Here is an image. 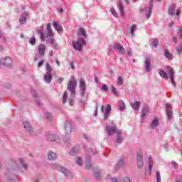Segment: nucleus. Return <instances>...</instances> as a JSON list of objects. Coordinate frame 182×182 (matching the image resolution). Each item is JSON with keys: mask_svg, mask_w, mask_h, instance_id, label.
<instances>
[{"mask_svg": "<svg viewBox=\"0 0 182 182\" xmlns=\"http://www.w3.org/2000/svg\"><path fill=\"white\" fill-rule=\"evenodd\" d=\"M76 86H77V82L75 79V77L72 76L67 86V89L70 90L72 97L76 96Z\"/></svg>", "mask_w": 182, "mask_h": 182, "instance_id": "f257e3e1", "label": "nucleus"}, {"mask_svg": "<svg viewBox=\"0 0 182 182\" xmlns=\"http://www.w3.org/2000/svg\"><path fill=\"white\" fill-rule=\"evenodd\" d=\"M106 130L108 133V136H112L115 133H117V134H118L119 136H122V130L117 129V127L113 122H112V125L107 124Z\"/></svg>", "mask_w": 182, "mask_h": 182, "instance_id": "f03ea898", "label": "nucleus"}, {"mask_svg": "<svg viewBox=\"0 0 182 182\" xmlns=\"http://www.w3.org/2000/svg\"><path fill=\"white\" fill-rule=\"evenodd\" d=\"M53 69L52 68V65L49 64V63H46V74L44 75V80L46 83H50L52 81V71Z\"/></svg>", "mask_w": 182, "mask_h": 182, "instance_id": "7ed1b4c3", "label": "nucleus"}, {"mask_svg": "<svg viewBox=\"0 0 182 182\" xmlns=\"http://www.w3.org/2000/svg\"><path fill=\"white\" fill-rule=\"evenodd\" d=\"M83 45H85V39L79 38L77 42H73V46L75 50H82L83 49Z\"/></svg>", "mask_w": 182, "mask_h": 182, "instance_id": "20e7f679", "label": "nucleus"}, {"mask_svg": "<svg viewBox=\"0 0 182 182\" xmlns=\"http://www.w3.org/2000/svg\"><path fill=\"white\" fill-rule=\"evenodd\" d=\"M166 72L170 76L172 85L176 87V82H174V70L170 66L166 67Z\"/></svg>", "mask_w": 182, "mask_h": 182, "instance_id": "39448f33", "label": "nucleus"}, {"mask_svg": "<svg viewBox=\"0 0 182 182\" xmlns=\"http://www.w3.org/2000/svg\"><path fill=\"white\" fill-rule=\"evenodd\" d=\"M112 48L113 49H114V50H117L120 55H124L126 52V50H124V48H123V45L120 43L114 45Z\"/></svg>", "mask_w": 182, "mask_h": 182, "instance_id": "423d86ee", "label": "nucleus"}, {"mask_svg": "<svg viewBox=\"0 0 182 182\" xmlns=\"http://www.w3.org/2000/svg\"><path fill=\"white\" fill-rule=\"evenodd\" d=\"M4 65V66H11L12 65V59L9 57H5L1 59L0 65Z\"/></svg>", "mask_w": 182, "mask_h": 182, "instance_id": "0eeeda50", "label": "nucleus"}, {"mask_svg": "<svg viewBox=\"0 0 182 182\" xmlns=\"http://www.w3.org/2000/svg\"><path fill=\"white\" fill-rule=\"evenodd\" d=\"M168 119H173V107L170 104H166V108Z\"/></svg>", "mask_w": 182, "mask_h": 182, "instance_id": "6e6552de", "label": "nucleus"}, {"mask_svg": "<svg viewBox=\"0 0 182 182\" xmlns=\"http://www.w3.org/2000/svg\"><path fill=\"white\" fill-rule=\"evenodd\" d=\"M55 168H56V170H58L59 171H61L62 173L65 174L66 177H68V178H70V176H72V173H70L69 171H68V170H66V168H65L64 167H62L59 165H56Z\"/></svg>", "mask_w": 182, "mask_h": 182, "instance_id": "1a4fd4ad", "label": "nucleus"}, {"mask_svg": "<svg viewBox=\"0 0 182 182\" xmlns=\"http://www.w3.org/2000/svg\"><path fill=\"white\" fill-rule=\"evenodd\" d=\"M80 87L81 90V95L83 97L86 92V82H85L83 79L80 80Z\"/></svg>", "mask_w": 182, "mask_h": 182, "instance_id": "9d476101", "label": "nucleus"}, {"mask_svg": "<svg viewBox=\"0 0 182 182\" xmlns=\"http://www.w3.org/2000/svg\"><path fill=\"white\" fill-rule=\"evenodd\" d=\"M23 124L24 129L27 132H28L29 134H31V136H33V129L32 128V127H31V124H29V122H24Z\"/></svg>", "mask_w": 182, "mask_h": 182, "instance_id": "9b49d317", "label": "nucleus"}, {"mask_svg": "<svg viewBox=\"0 0 182 182\" xmlns=\"http://www.w3.org/2000/svg\"><path fill=\"white\" fill-rule=\"evenodd\" d=\"M37 33L40 35V39L41 42H45L46 41V36H45V31H43V28L41 27L37 30Z\"/></svg>", "mask_w": 182, "mask_h": 182, "instance_id": "f8f14e48", "label": "nucleus"}, {"mask_svg": "<svg viewBox=\"0 0 182 182\" xmlns=\"http://www.w3.org/2000/svg\"><path fill=\"white\" fill-rule=\"evenodd\" d=\"M117 6L121 14V16H124V6H123V3H122V0H118Z\"/></svg>", "mask_w": 182, "mask_h": 182, "instance_id": "ddd939ff", "label": "nucleus"}, {"mask_svg": "<svg viewBox=\"0 0 182 182\" xmlns=\"http://www.w3.org/2000/svg\"><path fill=\"white\" fill-rule=\"evenodd\" d=\"M47 33L48 35L46 36V38H53L55 36V33H53V31L52 30V28L50 27V23H48L47 24Z\"/></svg>", "mask_w": 182, "mask_h": 182, "instance_id": "4468645a", "label": "nucleus"}, {"mask_svg": "<svg viewBox=\"0 0 182 182\" xmlns=\"http://www.w3.org/2000/svg\"><path fill=\"white\" fill-rule=\"evenodd\" d=\"M65 132L67 134H71L72 133V124H70V122L69 121L65 122Z\"/></svg>", "mask_w": 182, "mask_h": 182, "instance_id": "2eb2a0df", "label": "nucleus"}, {"mask_svg": "<svg viewBox=\"0 0 182 182\" xmlns=\"http://www.w3.org/2000/svg\"><path fill=\"white\" fill-rule=\"evenodd\" d=\"M45 50H46V46L43 44H41L38 46V53L41 58L45 56Z\"/></svg>", "mask_w": 182, "mask_h": 182, "instance_id": "dca6fc26", "label": "nucleus"}, {"mask_svg": "<svg viewBox=\"0 0 182 182\" xmlns=\"http://www.w3.org/2000/svg\"><path fill=\"white\" fill-rule=\"evenodd\" d=\"M46 139L48 141H56V143H59L60 139L59 138L56 139V136L52 134H49L46 136Z\"/></svg>", "mask_w": 182, "mask_h": 182, "instance_id": "f3484780", "label": "nucleus"}, {"mask_svg": "<svg viewBox=\"0 0 182 182\" xmlns=\"http://www.w3.org/2000/svg\"><path fill=\"white\" fill-rule=\"evenodd\" d=\"M110 112H112V106H110V105L108 104L106 107L105 112L104 114L105 120H107L110 114Z\"/></svg>", "mask_w": 182, "mask_h": 182, "instance_id": "a211bd4d", "label": "nucleus"}, {"mask_svg": "<svg viewBox=\"0 0 182 182\" xmlns=\"http://www.w3.org/2000/svg\"><path fill=\"white\" fill-rule=\"evenodd\" d=\"M159 123H160V122L159 121V117H155L151 122L150 127H151V129H156V127L159 126Z\"/></svg>", "mask_w": 182, "mask_h": 182, "instance_id": "6ab92c4d", "label": "nucleus"}, {"mask_svg": "<svg viewBox=\"0 0 182 182\" xmlns=\"http://www.w3.org/2000/svg\"><path fill=\"white\" fill-rule=\"evenodd\" d=\"M144 63L146 72H150V68H151V60L150 58H146Z\"/></svg>", "mask_w": 182, "mask_h": 182, "instance_id": "aec40b11", "label": "nucleus"}, {"mask_svg": "<svg viewBox=\"0 0 182 182\" xmlns=\"http://www.w3.org/2000/svg\"><path fill=\"white\" fill-rule=\"evenodd\" d=\"M31 95H33L34 100H36L38 106H42L41 101L38 100V93H36V91L35 90H31Z\"/></svg>", "mask_w": 182, "mask_h": 182, "instance_id": "412c9836", "label": "nucleus"}, {"mask_svg": "<svg viewBox=\"0 0 182 182\" xmlns=\"http://www.w3.org/2000/svg\"><path fill=\"white\" fill-rule=\"evenodd\" d=\"M137 164L139 167H143V155L137 154L136 155Z\"/></svg>", "mask_w": 182, "mask_h": 182, "instance_id": "4be33fe9", "label": "nucleus"}, {"mask_svg": "<svg viewBox=\"0 0 182 182\" xmlns=\"http://www.w3.org/2000/svg\"><path fill=\"white\" fill-rule=\"evenodd\" d=\"M140 105H141L140 101H135L133 103H131V106L134 110H139Z\"/></svg>", "mask_w": 182, "mask_h": 182, "instance_id": "5701e85b", "label": "nucleus"}, {"mask_svg": "<svg viewBox=\"0 0 182 182\" xmlns=\"http://www.w3.org/2000/svg\"><path fill=\"white\" fill-rule=\"evenodd\" d=\"M26 16H28V13H23L20 17V23L23 25L26 23Z\"/></svg>", "mask_w": 182, "mask_h": 182, "instance_id": "b1692460", "label": "nucleus"}, {"mask_svg": "<svg viewBox=\"0 0 182 182\" xmlns=\"http://www.w3.org/2000/svg\"><path fill=\"white\" fill-rule=\"evenodd\" d=\"M153 1L151 0V6L148 8L149 14H146V19H149L150 16H151V6H153ZM156 2H160L161 0H155Z\"/></svg>", "mask_w": 182, "mask_h": 182, "instance_id": "393cba45", "label": "nucleus"}, {"mask_svg": "<svg viewBox=\"0 0 182 182\" xmlns=\"http://www.w3.org/2000/svg\"><path fill=\"white\" fill-rule=\"evenodd\" d=\"M53 25L55 28V29L58 31V32H62V31H63V28H62V26L58 24V23L56 21H54L53 23Z\"/></svg>", "mask_w": 182, "mask_h": 182, "instance_id": "a878e982", "label": "nucleus"}, {"mask_svg": "<svg viewBox=\"0 0 182 182\" xmlns=\"http://www.w3.org/2000/svg\"><path fill=\"white\" fill-rule=\"evenodd\" d=\"M79 146H74L72 150L70 151V156H75L77 153H79Z\"/></svg>", "mask_w": 182, "mask_h": 182, "instance_id": "bb28decb", "label": "nucleus"}, {"mask_svg": "<svg viewBox=\"0 0 182 182\" xmlns=\"http://www.w3.org/2000/svg\"><path fill=\"white\" fill-rule=\"evenodd\" d=\"M146 114H149V108L147 107H144L141 110V119H144L146 117Z\"/></svg>", "mask_w": 182, "mask_h": 182, "instance_id": "cd10ccee", "label": "nucleus"}, {"mask_svg": "<svg viewBox=\"0 0 182 182\" xmlns=\"http://www.w3.org/2000/svg\"><path fill=\"white\" fill-rule=\"evenodd\" d=\"M174 9H176V4H171L168 9V14L171 16L174 15Z\"/></svg>", "mask_w": 182, "mask_h": 182, "instance_id": "c85d7f7f", "label": "nucleus"}, {"mask_svg": "<svg viewBox=\"0 0 182 182\" xmlns=\"http://www.w3.org/2000/svg\"><path fill=\"white\" fill-rule=\"evenodd\" d=\"M119 110H124L126 109V105L124 104V102L123 100H120L119 102Z\"/></svg>", "mask_w": 182, "mask_h": 182, "instance_id": "c756f323", "label": "nucleus"}, {"mask_svg": "<svg viewBox=\"0 0 182 182\" xmlns=\"http://www.w3.org/2000/svg\"><path fill=\"white\" fill-rule=\"evenodd\" d=\"M58 157V156L56 155L55 153H53V152H50L49 154H48V159L51 161L53 160H56V158Z\"/></svg>", "mask_w": 182, "mask_h": 182, "instance_id": "7c9ffc66", "label": "nucleus"}, {"mask_svg": "<svg viewBox=\"0 0 182 182\" xmlns=\"http://www.w3.org/2000/svg\"><path fill=\"white\" fill-rule=\"evenodd\" d=\"M137 31V25L133 24L131 27L130 32L132 36H134V31Z\"/></svg>", "mask_w": 182, "mask_h": 182, "instance_id": "2f4dec72", "label": "nucleus"}, {"mask_svg": "<svg viewBox=\"0 0 182 182\" xmlns=\"http://www.w3.org/2000/svg\"><path fill=\"white\" fill-rule=\"evenodd\" d=\"M151 168H153V159L151 158H149V173L151 174Z\"/></svg>", "mask_w": 182, "mask_h": 182, "instance_id": "473e14b6", "label": "nucleus"}, {"mask_svg": "<svg viewBox=\"0 0 182 182\" xmlns=\"http://www.w3.org/2000/svg\"><path fill=\"white\" fill-rule=\"evenodd\" d=\"M78 35H82V36H84L85 38H86V31L82 28H80L78 29Z\"/></svg>", "mask_w": 182, "mask_h": 182, "instance_id": "72a5a7b5", "label": "nucleus"}, {"mask_svg": "<svg viewBox=\"0 0 182 182\" xmlns=\"http://www.w3.org/2000/svg\"><path fill=\"white\" fill-rule=\"evenodd\" d=\"M165 56L167 58V59H173V55H171V53H170V52H168L167 50H165Z\"/></svg>", "mask_w": 182, "mask_h": 182, "instance_id": "f704fd0d", "label": "nucleus"}, {"mask_svg": "<svg viewBox=\"0 0 182 182\" xmlns=\"http://www.w3.org/2000/svg\"><path fill=\"white\" fill-rule=\"evenodd\" d=\"M159 75L161 77H164V79H168L167 73H165L164 70L159 71Z\"/></svg>", "mask_w": 182, "mask_h": 182, "instance_id": "c9c22d12", "label": "nucleus"}, {"mask_svg": "<svg viewBox=\"0 0 182 182\" xmlns=\"http://www.w3.org/2000/svg\"><path fill=\"white\" fill-rule=\"evenodd\" d=\"M117 85H118V86L123 85V77H122L121 76H119L117 77Z\"/></svg>", "mask_w": 182, "mask_h": 182, "instance_id": "e433bc0d", "label": "nucleus"}, {"mask_svg": "<svg viewBox=\"0 0 182 182\" xmlns=\"http://www.w3.org/2000/svg\"><path fill=\"white\" fill-rule=\"evenodd\" d=\"M156 174V182H161V176L160 175V171H157Z\"/></svg>", "mask_w": 182, "mask_h": 182, "instance_id": "4c0bfd02", "label": "nucleus"}, {"mask_svg": "<svg viewBox=\"0 0 182 182\" xmlns=\"http://www.w3.org/2000/svg\"><path fill=\"white\" fill-rule=\"evenodd\" d=\"M159 46V39L155 38L152 42V48H157Z\"/></svg>", "mask_w": 182, "mask_h": 182, "instance_id": "58836bf2", "label": "nucleus"}, {"mask_svg": "<svg viewBox=\"0 0 182 182\" xmlns=\"http://www.w3.org/2000/svg\"><path fill=\"white\" fill-rule=\"evenodd\" d=\"M68 102V92H65L63 97V103H66Z\"/></svg>", "mask_w": 182, "mask_h": 182, "instance_id": "ea45409f", "label": "nucleus"}, {"mask_svg": "<svg viewBox=\"0 0 182 182\" xmlns=\"http://www.w3.org/2000/svg\"><path fill=\"white\" fill-rule=\"evenodd\" d=\"M76 164H78V166H82V164H83V161H82V158L77 157Z\"/></svg>", "mask_w": 182, "mask_h": 182, "instance_id": "a19ab883", "label": "nucleus"}, {"mask_svg": "<svg viewBox=\"0 0 182 182\" xmlns=\"http://www.w3.org/2000/svg\"><path fill=\"white\" fill-rule=\"evenodd\" d=\"M30 45L34 46L36 43V38L35 37H33L29 41Z\"/></svg>", "mask_w": 182, "mask_h": 182, "instance_id": "79ce46f5", "label": "nucleus"}, {"mask_svg": "<svg viewBox=\"0 0 182 182\" xmlns=\"http://www.w3.org/2000/svg\"><path fill=\"white\" fill-rule=\"evenodd\" d=\"M110 12L112 14V15L115 17L117 18V12L116 11V10L114 9V8H112L110 9Z\"/></svg>", "mask_w": 182, "mask_h": 182, "instance_id": "37998d69", "label": "nucleus"}, {"mask_svg": "<svg viewBox=\"0 0 182 182\" xmlns=\"http://www.w3.org/2000/svg\"><path fill=\"white\" fill-rule=\"evenodd\" d=\"M20 160V163L22 164L23 167H24V168H28V165L26 164H25V161H23V159H22L21 158L19 159Z\"/></svg>", "mask_w": 182, "mask_h": 182, "instance_id": "c03bdc74", "label": "nucleus"}, {"mask_svg": "<svg viewBox=\"0 0 182 182\" xmlns=\"http://www.w3.org/2000/svg\"><path fill=\"white\" fill-rule=\"evenodd\" d=\"M123 141V138L122 137V135L118 134V137L117 139V143H122Z\"/></svg>", "mask_w": 182, "mask_h": 182, "instance_id": "a18cd8bd", "label": "nucleus"}, {"mask_svg": "<svg viewBox=\"0 0 182 182\" xmlns=\"http://www.w3.org/2000/svg\"><path fill=\"white\" fill-rule=\"evenodd\" d=\"M102 90H103L104 92H109V87L107 85H103L102 87Z\"/></svg>", "mask_w": 182, "mask_h": 182, "instance_id": "49530a36", "label": "nucleus"}, {"mask_svg": "<svg viewBox=\"0 0 182 182\" xmlns=\"http://www.w3.org/2000/svg\"><path fill=\"white\" fill-rule=\"evenodd\" d=\"M47 42H49L51 45H53L56 42V41L53 38H50L47 40Z\"/></svg>", "mask_w": 182, "mask_h": 182, "instance_id": "de8ad7c7", "label": "nucleus"}, {"mask_svg": "<svg viewBox=\"0 0 182 182\" xmlns=\"http://www.w3.org/2000/svg\"><path fill=\"white\" fill-rule=\"evenodd\" d=\"M112 93H114V95H115V96H117V95H119V93H117V90L115 87H112Z\"/></svg>", "mask_w": 182, "mask_h": 182, "instance_id": "09e8293b", "label": "nucleus"}, {"mask_svg": "<svg viewBox=\"0 0 182 182\" xmlns=\"http://www.w3.org/2000/svg\"><path fill=\"white\" fill-rule=\"evenodd\" d=\"M94 176L95 178H97V180H100V173L99 172H95L94 173Z\"/></svg>", "mask_w": 182, "mask_h": 182, "instance_id": "8fccbe9b", "label": "nucleus"}, {"mask_svg": "<svg viewBox=\"0 0 182 182\" xmlns=\"http://www.w3.org/2000/svg\"><path fill=\"white\" fill-rule=\"evenodd\" d=\"M46 117L48 120H50L52 119V114H50V112H47L46 114Z\"/></svg>", "mask_w": 182, "mask_h": 182, "instance_id": "3c124183", "label": "nucleus"}, {"mask_svg": "<svg viewBox=\"0 0 182 182\" xmlns=\"http://www.w3.org/2000/svg\"><path fill=\"white\" fill-rule=\"evenodd\" d=\"M178 34L179 35L181 39H182V28L181 27L178 28Z\"/></svg>", "mask_w": 182, "mask_h": 182, "instance_id": "603ef678", "label": "nucleus"}, {"mask_svg": "<svg viewBox=\"0 0 182 182\" xmlns=\"http://www.w3.org/2000/svg\"><path fill=\"white\" fill-rule=\"evenodd\" d=\"M43 63H45V60H42L41 61H40L38 64V67L41 68L43 65Z\"/></svg>", "mask_w": 182, "mask_h": 182, "instance_id": "864d4df0", "label": "nucleus"}, {"mask_svg": "<svg viewBox=\"0 0 182 182\" xmlns=\"http://www.w3.org/2000/svg\"><path fill=\"white\" fill-rule=\"evenodd\" d=\"M52 45H53V47L54 48V49H59V46L58 45V43H56L55 41Z\"/></svg>", "mask_w": 182, "mask_h": 182, "instance_id": "5fc2aeb1", "label": "nucleus"}, {"mask_svg": "<svg viewBox=\"0 0 182 182\" xmlns=\"http://www.w3.org/2000/svg\"><path fill=\"white\" fill-rule=\"evenodd\" d=\"M171 164H172L173 168H177V167H178V165L175 161H172Z\"/></svg>", "mask_w": 182, "mask_h": 182, "instance_id": "6e6d98bb", "label": "nucleus"}, {"mask_svg": "<svg viewBox=\"0 0 182 182\" xmlns=\"http://www.w3.org/2000/svg\"><path fill=\"white\" fill-rule=\"evenodd\" d=\"M123 182H132V181L130 180V178L129 177H125L124 178Z\"/></svg>", "mask_w": 182, "mask_h": 182, "instance_id": "4d7b16f0", "label": "nucleus"}, {"mask_svg": "<svg viewBox=\"0 0 182 182\" xmlns=\"http://www.w3.org/2000/svg\"><path fill=\"white\" fill-rule=\"evenodd\" d=\"M176 50H177V53H178V54L181 53L182 47H178V48H176Z\"/></svg>", "mask_w": 182, "mask_h": 182, "instance_id": "13d9d810", "label": "nucleus"}, {"mask_svg": "<svg viewBox=\"0 0 182 182\" xmlns=\"http://www.w3.org/2000/svg\"><path fill=\"white\" fill-rule=\"evenodd\" d=\"M86 167L87 168H90V167H92V164H90V162H87L86 164Z\"/></svg>", "mask_w": 182, "mask_h": 182, "instance_id": "bf43d9fd", "label": "nucleus"}, {"mask_svg": "<svg viewBox=\"0 0 182 182\" xmlns=\"http://www.w3.org/2000/svg\"><path fill=\"white\" fill-rule=\"evenodd\" d=\"M63 80H64L63 77H60V78L57 80V82H58V83H62V81H63Z\"/></svg>", "mask_w": 182, "mask_h": 182, "instance_id": "052dcab7", "label": "nucleus"}, {"mask_svg": "<svg viewBox=\"0 0 182 182\" xmlns=\"http://www.w3.org/2000/svg\"><path fill=\"white\" fill-rule=\"evenodd\" d=\"M118 166H123V160L121 159L118 161Z\"/></svg>", "mask_w": 182, "mask_h": 182, "instance_id": "680f3d73", "label": "nucleus"}, {"mask_svg": "<svg viewBox=\"0 0 182 182\" xmlns=\"http://www.w3.org/2000/svg\"><path fill=\"white\" fill-rule=\"evenodd\" d=\"M70 66H71V68L75 70V65L73 64V63H70Z\"/></svg>", "mask_w": 182, "mask_h": 182, "instance_id": "e2e57ef3", "label": "nucleus"}, {"mask_svg": "<svg viewBox=\"0 0 182 182\" xmlns=\"http://www.w3.org/2000/svg\"><path fill=\"white\" fill-rule=\"evenodd\" d=\"M173 41L174 43H177V38L176 37H173Z\"/></svg>", "mask_w": 182, "mask_h": 182, "instance_id": "0e129e2a", "label": "nucleus"}, {"mask_svg": "<svg viewBox=\"0 0 182 182\" xmlns=\"http://www.w3.org/2000/svg\"><path fill=\"white\" fill-rule=\"evenodd\" d=\"M55 62L58 66H60V63L59 62V60H56Z\"/></svg>", "mask_w": 182, "mask_h": 182, "instance_id": "69168bd1", "label": "nucleus"}, {"mask_svg": "<svg viewBox=\"0 0 182 182\" xmlns=\"http://www.w3.org/2000/svg\"><path fill=\"white\" fill-rule=\"evenodd\" d=\"M112 182H117V179L116 178H113Z\"/></svg>", "mask_w": 182, "mask_h": 182, "instance_id": "338daca9", "label": "nucleus"}, {"mask_svg": "<svg viewBox=\"0 0 182 182\" xmlns=\"http://www.w3.org/2000/svg\"><path fill=\"white\" fill-rule=\"evenodd\" d=\"M83 136H84V139H89V136L87 134H84Z\"/></svg>", "mask_w": 182, "mask_h": 182, "instance_id": "774afa93", "label": "nucleus"}]
</instances>
